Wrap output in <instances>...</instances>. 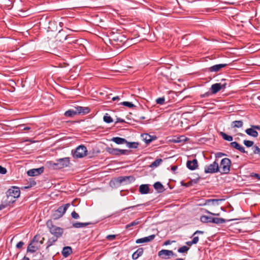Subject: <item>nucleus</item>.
I'll use <instances>...</instances> for the list:
<instances>
[{
  "label": "nucleus",
  "instance_id": "nucleus-1",
  "mask_svg": "<svg viewBox=\"0 0 260 260\" xmlns=\"http://www.w3.org/2000/svg\"><path fill=\"white\" fill-rule=\"evenodd\" d=\"M248 6L250 7L249 10H245V17H246L248 20V22L246 24V27H248L250 29V31H245L247 35V36H245L247 38H250L251 39L253 38V30L255 29V27L252 24L251 22V19L253 18L256 15V10L255 8L253 6H251V4H249Z\"/></svg>",
  "mask_w": 260,
  "mask_h": 260
},
{
  "label": "nucleus",
  "instance_id": "nucleus-2",
  "mask_svg": "<svg viewBox=\"0 0 260 260\" xmlns=\"http://www.w3.org/2000/svg\"><path fill=\"white\" fill-rule=\"evenodd\" d=\"M44 238L39 235H36L27 248V251L30 253H34L39 249L43 243Z\"/></svg>",
  "mask_w": 260,
  "mask_h": 260
},
{
  "label": "nucleus",
  "instance_id": "nucleus-3",
  "mask_svg": "<svg viewBox=\"0 0 260 260\" xmlns=\"http://www.w3.org/2000/svg\"><path fill=\"white\" fill-rule=\"evenodd\" d=\"M7 197V202L10 203H13L15 201V199L19 198L20 194V191L18 187L12 186L6 192Z\"/></svg>",
  "mask_w": 260,
  "mask_h": 260
},
{
  "label": "nucleus",
  "instance_id": "nucleus-4",
  "mask_svg": "<svg viewBox=\"0 0 260 260\" xmlns=\"http://www.w3.org/2000/svg\"><path fill=\"white\" fill-rule=\"evenodd\" d=\"M87 148L83 145L78 146L75 149L72 150V154L74 158H81L87 155Z\"/></svg>",
  "mask_w": 260,
  "mask_h": 260
},
{
  "label": "nucleus",
  "instance_id": "nucleus-5",
  "mask_svg": "<svg viewBox=\"0 0 260 260\" xmlns=\"http://www.w3.org/2000/svg\"><path fill=\"white\" fill-rule=\"evenodd\" d=\"M46 224L51 234L54 235V237L58 238L62 236L63 232L62 228L53 225L51 221H48Z\"/></svg>",
  "mask_w": 260,
  "mask_h": 260
},
{
  "label": "nucleus",
  "instance_id": "nucleus-6",
  "mask_svg": "<svg viewBox=\"0 0 260 260\" xmlns=\"http://www.w3.org/2000/svg\"><path fill=\"white\" fill-rule=\"evenodd\" d=\"M49 52L52 54L60 56L61 54V46L59 44V42L56 40L49 43Z\"/></svg>",
  "mask_w": 260,
  "mask_h": 260
},
{
  "label": "nucleus",
  "instance_id": "nucleus-7",
  "mask_svg": "<svg viewBox=\"0 0 260 260\" xmlns=\"http://www.w3.org/2000/svg\"><path fill=\"white\" fill-rule=\"evenodd\" d=\"M68 30H70V29L68 28L60 30L56 36V40L58 42H62L67 40L68 36L69 35L67 32Z\"/></svg>",
  "mask_w": 260,
  "mask_h": 260
},
{
  "label": "nucleus",
  "instance_id": "nucleus-8",
  "mask_svg": "<svg viewBox=\"0 0 260 260\" xmlns=\"http://www.w3.org/2000/svg\"><path fill=\"white\" fill-rule=\"evenodd\" d=\"M70 205L66 204L64 206H60L55 211L54 214L55 218H59L62 217L66 213L67 210L69 207Z\"/></svg>",
  "mask_w": 260,
  "mask_h": 260
},
{
  "label": "nucleus",
  "instance_id": "nucleus-9",
  "mask_svg": "<svg viewBox=\"0 0 260 260\" xmlns=\"http://www.w3.org/2000/svg\"><path fill=\"white\" fill-rule=\"evenodd\" d=\"M256 130H260L259 125H252L251 128L246 129L245 132L249 136L256 138L258 136V132Z\"/></svg>",
  "mask_w": 260,
  "mask_h": 260
},
{
  "label": "nucleus",
  "instance_id": "nucleus-10",
  "mask_svg": "<svg viewBox=\"0 0 260 260\" xmlns=\"http://www.w3.org/2000/svg\"><path fill=\"white\" fill-rule=\"evenodd\" d=\"M112 40L118 46H122L126 42V37L121 34H117L113 37Z\"/></svg>",
  "mask_w": 260,
  "mask_h": 260
},
{
  "label": "nucleus",
  "instance_id": "nucleus-11",
  "mask_svg": "<svg viewBox=\"0 0 260 260\" xmlns=\"http://www.w3.org/2000/svg\"><path fill=\"white\" fill-rule=\"evenodd\" d=\"M204 232L202 231L197 230L192 235V237H193V239L192 241H187L186 242V244L188 246H191L193 244H196L198 243L199 241V237L198 236H197L198 234H203Z\"/></svg>",
  "mask_w": 260,
  "mask_h": 260
},
{
  "label": "nucleus",
  "instance_id": "nucleus-12",
  "mask_svg": "<svg viewBox=\"0 0 260 260\" xmlns=\"http://www.w3.org/2000/svg\"><path fill=\"white\" fill-rule=\"evenodd\" d=\"M44 170V168L43 167L37 169H32L27 171V174L29 176H36L41 174Z\"/></svg>",
  "mask_w": 260,
  "mask_h": 260
},
{
  "label": "nucleus",
  "instance_id": "nucleus-13",
  "mask_svg": "<svg viewBox=\"0 0 260 260\" xmlns=\"http://www.w3.org/2000/svg\"><path fill=\"white\" fill-rule=\"evenodd\" d=\"M158 255L162 258L168 259L174 255V253L172 250L163 249L158 252Z\"/></svg>",
  "mask_w": 260,
  "mask_h": 260
},
{
  "label": "nucleus",
  "instance_id": "nucleus-14",
  "mask_svg": "<svg viewBox=\"0 0 260 260\" xmlns=\"http://www.w3.org/2000/svg\"><path fill=\"white\" fill-rule=\"evenodd\" d=\"M245 44V52L252 53L257 51L258 49L256 45L251 42Z\"/></svg>",
  "mask_w": 260,
  "mask_h": 260
},
{
  "label": "nucleus",
  "instance_id": "nucleus-15",
  "mask_svg": "<svg viewBox=\"0 0 260 260\" xmlns=\"http://www.w3.org/2000/svg\"><path fill=\"white\" fill-rule=\"evenodd\" d=\"M75 110L77 115H85L89 113L90 109L88 107L77 106L75 107Z\"/></svg>",
  "mask_w": 260,
  "mask_h": 260
},
{
  "label": "nucleus",
  "instance_id": "nucleus-16",
  "mask_svg": "<svg viewBox=\"0 0 260 260\" xmlns=\"http://www.w3.org/2000/svg\"><path fill=\"white\" fill-rule=\"evenodd\" d=\"M219 170V166L218 164H211L207 168H205L206 173H213L218 172Z\"/></svg>",
  "mask_w": 260,
  "mask_h": 260
},
{
  "label": "nucleus",
  "instance_id": "nucleus-17",
  "mask_svg": "<svg viewBox=\"0 0 260 260\" xmlns=\"http://www.w3.org/2000/svg\"><path fill=\"white\" fill-rule=\"evenodd\" d=\"M223 199H208L205 201L204 205L218 206L219 203L223 201Z\"/></svg>",
  "mask_w": 260,
  "mask_h": 260
},
{
  "label": "nucleus",
  "instance_id": "nucleus-18",
  "mask_svg": "<svg viewBox=\"0 0 260 260\" xmlns=\"http://www.w3.org/2000/svg\"><path fill=\"white\" fill-rule=\"evenodd\" d=\"M141 137L143 141L147 144H148L151 143L152 141L156 140L157 137L155 136H151L148 134H143L141 135Z\"/></svg>",
  "mask_w": 260,
  "mask_h": 260
},
{
  "label": "nucleus",
  "instance_id": "nucleus-19",
  "mask_svg": "<svg viewBox=\"0 0 260 260\" xmlns=\"http://www.w3.org/2000/svg\"><path fill=\"white\" fill-rule=\"evenodd\" d=\"M155 237V235H151L148 237H145L140 238V239L136 240V243L137 244H140V243L149 242L152 241L154 239Z\"/></svg>",
  "mask_w": 260,
  "mask_h": 260
},
{
  "label": "nucleus",
  "instance_id": "nucleus-20",
  "mask_svg": "<svg viewBox=\"0 0 260 260\" xmlns=\"http://www.w3.org/2000/svg\"><path fill=\"white\" fill-rule=\"evenodd\" d=\"M230 170V166L229 164H220L218 172H219L221 174H226L229 172Z\"/></svg>",
  "mask_w": 260,
  "mask_h": 260
},
{
  "label": "nucleus",
  "instance_id": "nucleus-21",
  "mask_svg": "<svg viewBox=\"0 0 260 260\" xmlns=\"http://www.w3.org/2000/svg\"><path fill=\"white\" fill-rule=\"evenodd\" d=\"M69 164H49V168L52 170L61 169L69 166Z\"/></svg>",
  "mask_w": 260,
  "mask_h": 260
},
{
  "label": "nucleus",
  "instance_id": "nucleus-22",
  "mask_svg": "<svg viewBox=\"0 0 260 260\" xmlns=\"http://www.w3.org/2000/svg\"><path fill=\"white\" fill-rule=\"evenodd\" d=\"M227 66L226 63L218 64L214 65L209 68V71L211 72H218L221 69Z\"/></svg>",
  "mask_w": 260,
  "mask_h": 260
},
{
  "label": "nucleus",
  "instance_id": "nucleus-23",
  "mask_svg": "<svg viewBox=\"0 0 260 260\" xmlns=\"http://www.w3.org/2000/svg\"><path fill=\"white\" fill-rule=\"evenodd\" d=\"M221 89V83H215L212 85L211 91L212 94H215Z\"/></svg>",
  "mask_w": 260,
  "mask_h": 260
},
{
  "label": "nucleus",
  "instance_id": "nucleus-24",
  "mask_svg": "<svg viewBox=\"0 0 260 260\" xmlns=\"http://www.w3.org/2000/svg\"><path fill=\"white\" fill-rule=\"evenodd\" d=\"M250 53L245 54V59H246V60H245V65L247 66H255L256 65V63L255 62V60H250L248 58H252V57H250L249 56Z\"/></svg>",
  "mask_w": 260,
  "mask_h": 260
},
{
  "label": "nucleus",
  "instance_id": "nucleus-25",
  "mask_svg": "<svg viewBox=\"0 0 260 260\" xmlns=\"http://www.w3.org/2000/svg\"><path fill=\"white\" fill-rule=\"evenodd\" d=\"M134 178L132 176H124L120 177L118 178V181L120 183L126 182V183L131 182L132 181H134Z\"/></svg>",
  "mask_w": 260,
  "mask_h": 260
},
{
  "label": "nucleus",
  "instance_id": "nucleus-26",
  "mask_svg": "<svg viewBox=\"0 0 260 260\" xmlns=\"http://www.w3.org/2000/svg\"><path fill=\"white\" fill-rule=\"evenodd\" d=\"M72 252V249L70 246H66L63 248L61 254L64 257H67Z\"/></svg>",
  "mask_w": 260,
  "mask_h": 260
},
{
  "label": "nucleus",
  "instance_id": "nucleus-27",
  "mask_svg": "<svg viewBox=\"0 0 260 260\" xmlns=\"http://www.w3.org/2000/svg\"><path fill=\"white\" fill-rule=\"evenodd\" d=\"M143 248H139L132 254V258L133 259H137L139 257L141 256L143 253Z\"/></svg>",
  "mask_w": 260,
  "mask_h": 260
},
{
  "label": "nucleus",
  "instance_id": "nucleus-28",
  "mask_svg": "<svg viewBox=\"0 0 260 260\" xmlns=\"http://www.w3.org/2000/svg\"><path fill=\"white\" fill-rule=\"evenodd\" d=\"M230 146L235 148L236 149L240 151L242 153H244V147L241 146L237 142H232L230 143Z\"/></svg>",
  "mask_w": 260,
  "mask_h": 260
},
{
  "label": "nucleus",
  "instance_id": "nucleus-29",
  "mask_svg": "<svg viewBox=\"0 0 260 260\" xmlns=\"http://www.w3.org/2000/svg\"><path fill=\"white\" fill-rule=\"evenodd\" d=\"M250 178L260 180V175L257 173H251L249 175H245V181L248 180Z\"/></svg>",
  "mask_w": 260,
  "mask_h": 260
},
{
  "label": "nucleus",
  "instance_id": "nucleus-30",
  "mask_svg": "<svg viewBox=\"0 0 260 260\" xmlns=\"http://www.w3.org/2000/svg\"><path fill=\"white\" fill-rule=\"evenodd\" d=\"M139 191L142 194H146L149 192V188L147 184L141 185L139 187Z\"/></svg>",
  "mask_w": 260,
  "mask_h": 260
},
{
  "label": "nucleus",
  "instance_id": "nucleus-31",
  "mask_svg": "<svg viewBox=\"0 0 260 260\" xmlns=\"http://www.w3.org/2000/svg\"><path fill=\"white\" fill-rule=\"evenodd\" d=\"M111 140L116 143L117 144H125L126 142V140L124 138H120V137H113Z\"/></svg>",
  "mask_w": 260,
  "mask_h": 260
},
{
  "label": "nucleus",
  "instance_id": "nucleus-32",
  "mask_svg": "<svg viewBox=\"0 0 260 260\" xmlns=\"http://www.w3.org/2000/svg\"><path fill=\"white\" fill-rule=\"evenodd\" d=\"M188 140L185 136H180L174 139L173 141L175 143H184Z\"/></svg>",
  "mask_w": 260,
  "mask_h": 260
},
{
  "label": "nucleus",
  "instance_id": "nucleus-33",
  "mask_svg": "<svg viewBox=\"0 0 260 260\" xmlns=\"http://www.w3.org/2000/svg\"><path fill=\"white\" fill-rule=\"evenodd\" d=\"M213 217L208 216L206 215H202L200 217V220L201 222L203 223H212L211 221L212 220Z\"/></svg>",
  "mask_w": 260,
  "mask_h": 260
},
{
  "label": "nucleus",
  "instance_id": "nucleus-34",
  "mask_svg": "<svg viewBox=\"0 0 260 260\" xmlns=\"http://www.w3.org/2000/svg\"><path fill=\"white\" fill-rule=\"evenodd\" d=\"M243 124L242 120H236L232 122L231 126L233 128H240L242 127Z\"/></svg>",
  "mask_w": 260,
  "mask_h": 260
},
{
  "label": "nucleus",
  "instance_id": "nucleus-35",
  "mask_svg": "<svg viewBox=\"0 0 260 260\" xmlns=\"http://www.w3.org/2000/svg\"><path fill=\"white\" fill-rule=\"evenodd\" d=\"M211 222L212 223L219 224L225 223L226 222V220L224 218L213 217V219Z\"/></svg>",
  "mask_w": 260,
  "mask_h": 260
},
{
  "label": "nucleus",
  "instance_id": "nucleus-36",
  "mask_svg": "<svg viewBox=\"0 0 260 260\" xmlns=\"http://www.w3.org/2000/svg\"><path fill=\"white\" fill-rule=\"evenodd\" d=\"M89 222H75L73 223V227L75 228H84L87 225L89 224Z\"/></svg>",
  "mask_w": 260,
  "mask_h": 260
},
{
  "label": "nucleus",
  "instance_id": "nucleus-37",
  "mask_svg": "<svg viewBox=\"0 0 260 260\" xmlns=\"http://www.w3.org/2000/svg\"><path fill=\"white\" fill-rule=\"evenodd\" d=\"M219 135L225 141L231 142L233 140V137L232 136L228 135L224 132H220Z\"/></svg>",
  "mask_w": 260,
  "mask_h": 260
},
{
  "label": "nucleus",
  "instance_id": "nucleus-38",
  "mask_svg": "<svg viewBox=\"0 0 260 260\" xmlns=\"http://www.w3.org/2000/svg\"><path fill=\"white\" fill-rule=\"evenodd\" d=\"M153 186L154 188L159 192H162L164 191V186L159 182H155Z\"/></svg>",
  "mask_w": 260,
  "mask_h": 260
},
{
  "label": "nucleus",
  "instance_id": "nucleus-39",
  "mask_svg": "<svg viewBox=\"0 0 260 260\" xmlns=\"http://www.w3.org/2000/svg\"><path fill=\"white\" fill-rule=\"evenodd\" d=\"M144 161H146V162H161L162 159L161 158H153L150 157H146Z\"/></svg>",
  "mask_w": 260,
  "mask_h": 260
},
{
  "label": "nucleus",
  "instance_id": "nucleus-40",
  "mask_svg": "<svg viewBox=\"0 0 260 260\" xmlns=\"http://www.w3.org/2000/svg\"><path fill=\"white\" fill-rule=\"evenodd\" d=\"M58 238H55V237H52L50 239H49L46 244H47V246H46V249H48V248L51 246H52V245L54 244V243L57 241Z\"/></svg>",
  "mask_w": 260,
  "mask_h": 260
},
{
  "label": "nucleus",
  "instance_id": "nucleus-41",
  "mask_svg": "<svg viewBox=\"0 0 260 260\" xmlns=\"http://www.w3.org/2000/svg\"><path fill=\"white\" fill-rule=\"evenodd\" d=\"M125 144H126V146L129 148H137L139 145V143L138 142H128L127 140Z\"/></svg>",
  "mask_w": 260,
  "mask_h": 260
},
{
  "label": "nucleus",
  "instance_id": "nucleus-42",
  "mask_svg": "<svg viewBox=\"0 0 260 260\" xmlns=\"http://www.w3.org/2000/svg\"><path fill=\"white\" fill-rule=\"evenodd\" d=\"M106 150L110 154L114 155H118V148H112L108 147L106 149Z\"/></svg>",
  "mask_w": 260,
  "mask_h": 260
},
{
  "label": "nucleus",
  "instance_id": "nucleus-43",
  "mask_svg": "<svg viewBox=\"0 0 260 260\" xmlns=\"http://www.w3.org/2000/svg\"><path fill=\"white\" fill-rule=\"evenodd\" d=\"M75 115H77L76 113V111L73 109H70V110L66 111L64 114V115L66 117H72Z\"/></svg>",
  "mask_w": 260,
  "mask_h": 260
},
{
  "label": "nucleus",
  "instance_id": "nucleus-44",
  "mask_svg": "<svg viewBox=\"0 0 260 260\" xmlns=\"http://www.w3.org/2000/svg\"><path fill=\"white\" fill-rule=\"evenodd\" d=\"M104 121L107 123H110L113 122L112 118L108 114L106 113L103 117Z\"/></svg>",
  "mask_w": 260,
  "mask_h": 260
},
{
  "label": "nucleus",
  "instance_id": "nucleus-45",
  "mask_svg": "<svg viewBox=\"0 0 260 260\" xmlns=\"http://www.w3.org/2000/svg\"><path fill=\"white\" fill-rule=\"evenodd\" d=\"M140 219H137L135 220H134V221L132 222L131 223L126 225L125 229H127L131 226H133L138 225V224L140 223Z\"/></svg>",
  "mask_w": 260,
  "mask_h": 260
},
{
  "label": "nucleus",
  "instance_id": "nucleus-46",
  "mask_svg": "<svg viewBox=\"0 0 260 260\" xmlns=\"http://www.w3.org/2000/svg\"><path fill=\"white\" fill-rule=\"evenodd\" d=\"M186 167L190 170H194L198 168V164H186Z\"/></svg>",
  "mask_w": 260,
  "mask_h": 260
},
{
  "label": "nucleus",
  "instance_id": "nucleus-47",
  "mask_svg": "<svg viewBox=\"0 0 260 260\" xmlns=\"http://www.w3.org/2000/svg\"><path fill=\"white\" fill-rule=\"evenodd\" d=\"M120 104L127 107L129 108H133L136 107L135 105H134L132 103L129 102H121Z\"/></svg>",
  "mask_w": 260,
  "mask_h": 260
},
{
  "label": "nucleus",
  "instance_id": "nucleus-48",
  "mask_svg": "<svg viewBox=\"0 0 260 260\" xmlns=\"http://www.w3.org/2000/svg\"><path fill=\"white\" fill-rule=\"evenodd\" d=\"M36 184V182L35 181V180L34 179L30 178V179H29V185L27 186H24L23 188L24 189L29 188L32 186H34Z\"/></svg>",
  "mask_w": 260,
  "mask_h": 260
},
{
  "label": "nucleus",
  "instance_id": "nucleus-49",
  "mask_svg": "<svg viewBox=\"0 0 260 260\" xmlns=\"http://www.w3.org/2000/svg\"><path fill=\"white\" fill-rule=\"evenodd\" d=\"M130 153L128 150L119 149H118V156L121 155H127Z\"/></svg>",
  "mask_w": 260,
  "mask_h": 260
},
{
  "label": "nucleus",
  "instance_id": "nucleus-50",
  "mask_svg": "<svg viewBox=\"0 0 260 260\" xmlns=\"http://www.w3.org/2000/svg\"><path fill=\"white\" fill-rule=\"evenodd\" d=\"M189 248L186 246H183L178 249V252L179 253L186 252L188 250Z\"/></svg>",
  "mask_w": 260,
  "mask_h": 260
},
{
  "label": "nucleus",
  "instance_id": "nucleus-51",
  "mask_svg": "<svg viewBox=\"0 0 260 260\" xmlns=\"http://www.w3.org/2000/svg\"><path fill=\"white\" fill-rule=\"evenodd\" d=\"M156 103L157 104H159V105H163L165 104V97H161V98H157L156 100Z\"/></svg>",
  "mask_w": 260,
  "mask_h": 260
},
{
  "label": "nucleus",
  "instance_id": "nucleus-52",
  "mask_svg": "<svg viewBox=\"0 0 260 260\" xmlns=\"http://www.w3.org/2000/svg\"><path fill=\"white\" fill-rule=\"evenodd\" d=\"M199 180V177H198L197 179H194L193 180H192L188 182L184 183V184H183V185L184 186H186V187H189L190 185H191L192 182H193L194 183H197V182Z\"/></svg>",
  "mask_w": 260,
  "mask_h": 260
},
{
  "label": "nucleus",
  "instance_id": "nucleus-53",
  "mask_svg": "<svg viewBox=\"0 0 260 260\" xmlns=\"http://www.w3.org/2000/svg\"><path fill=\"white\" fill-rule=\"evenodd\" d=\"M224 153L221 152H218L215 154L216 159L213 162H216V161H218V158H221L222 156L225 155Z\"/></svg>",
  "mask_w": 260,
  "mask_h": 260
},
{
  "label": "nucleus",
  "instance_id": "nucleus-54",
  "mask_svg": "<svg viewBox=\"0 0 260 260\" xmlns=\"http://www.w3.org/2000/svg\"><path fill=\"white\" fill-rule=\"evenodd\" d=\"M253 152L254 154H257L260 156V148L257 146L252 147Z\"/></svg>",
  "mask_w": 260,
  "mask_h": 260
},
{
  "label": "nucleus",
  "instance_id": "nucleus-55",
  "mask_svg": "<svg viewBox=\"0 0 260 260\" xmlns=\"http://www.w3.org/2000/svg\"><path fill=\"white\" fill-rule=\"evenodd\" d=\"M253 142L249 140H245V146L247 147H251L253 145Z\"/></svg>",
  "mask_w": 260,
  "mask_h": 260
},
{
  "label": "nucleus",
  "instance_id": "nucleus-56",
  "mask_svg": "<svg viewBox=\"0 0 260 260\" xmlns=\"http://www.w3.org/2000/svg\"><path fill=\"white\" fill-rule=\"evenodd\" d=\"M58 161L60 162H70V157H64L62 158H60L57 160Z\"/></svg>",
  "mask_w": 260,
  "mask_h": 260
},
{
  "label": "nucleus",
  "instance_id": "nucleus-57",
  "mask_svg": "<svg viewBox=\"0 0 260 260\" xmlns=\"http://www.w3.org/2000/svg\"><path fill=\"white\" fill-rule=\"evenodd\" d=\"M72 217L74 219H77L79 218V214L76 213L75 211H73L71 213Z\"/></svg>",
  "mask_w": 260,
  "mask_h": 260
},
{
  "label": "nucleus",
  "instance_id": "nucleus-58",
  "mask_svg": "<svg viewBox=\"0 0 260 260\" xmlns=\"http://www.w3.org/2000/svg\"><path fill=\"white\" fill-rule=\"evenodd\" d=\"M251 4V6H253L254 3L251 2H246L245 3V10H249L250 7L248 6V4Z\"/></svg>",
  "mask_w": 260,
  "mask_h": 260
},
{
  "label": "nucleus",
  "instance_id": "nucleus-59",
  "mask_svg": "<svg viewBox=\"0 0 260 260\" xmlns=\"http://www.w3.org/2000/svg\"><path fill=\"white\" fill-rule=\"evenodd\" d=\"M6 173H7V169L5 168L0 166V174H5Z\"/></svg>",
  "mask_w": 260,
  "mask_h": 260
},
{
  "label": "nucleus",
  "instance_id": "nucleus-60",
  "mask_svg": "<svg viewBox=\"0 0 260 260\" xmlns=\"http://www.w3.org/2000/svg\"><path fill=\"white\" fill-rule=\"evenodd\" d=\"M211 94V93L210 92H207L204 94H202L200 95V97L201 98H207V97H208L209 96H210Z\"/></svg>",
  "mask_w": 260,
  "mask_h": 260
},
{
  "label": "nucleus",
  "instance_id": "nucleus-61",
  "mask_svg": "<svg viewBox=\"0 0 260 260\" xmlns=\"http://www.w3.org/2000/svg\"><path fill=\"white\" fill-rule=\"evenodd\" d=\"M116 236L115 235H109L106 237V238L109 240H113L115 238Z\"/></svg>",
  "mask_w": 260,
  "mask_h": 260
},
{
  "label": "nucleus",
  "instance_id": "nucleus-62",
  "mask_svg": "<svg viewBox=\"0 0 260 260\" xmlns=\"http://www.w3.org/2000/svg\"><path fill=\"white\" fill-rule=\"evenodd\" d=\"M23 245L24 242L22 241H20L16 244V247L18 249H20L23 246Z\"/></svg>",
  "mask_w": 260,
  "mask_h": 260
},
{
  "label": "nucleus",
  "instance_id": "nucleus-63",
  "mask_svg": "<svg viewBox=\"0 0 260 260\" xmlns=\"http://www.w3.org/2000/svg\"><path fill=\"white\" fill-rule=\"evenodd\" d=\"M220 162H231V160L228 158H224L220 160Z\"/></svg>",
  "mask_w": 260,
  "mask_h": 260
},
{
  "label": "nucleus",
  "instance_id": "nucleus-64",
  "mask_svg": "<svg viewBox=\"0 0 260 260\" xmlns=\"http://www.w3.org/2000/svg\"><path fill=\"white\" fill-rule=\"evenodd\" d=\"M118 122H120V123H125V121L124 119H121V118H117V119H116V121L115 122V123H118Z\"/></svg>",
  "mask_w": 260,
  "mask_h": 260
}]
</instances>
